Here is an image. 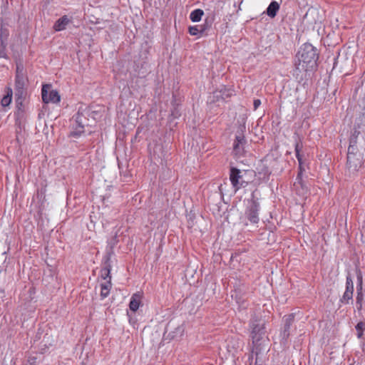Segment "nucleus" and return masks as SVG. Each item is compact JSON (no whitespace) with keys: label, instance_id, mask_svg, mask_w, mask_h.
<instances>
[{"label":"nucleus","instance_id":"obj_1","mask_svg":"<svg viewBox=\"0 0 365 365\" xmlns=\"http://www.w3.org/2000/svg\"><path fill=\"white\" fill-rule=\"evenodd\" d=\"M297 57L298 62L302 64L306 69L312 71L317 68L319 55L317 48L311 43H304L300 47Z\"/></svg>","mask_w":365,"mask_h":365},{"label":"nucleus","instance_id":"obj_2","mask_svg":"<svg viewBox=\"0 0 365 365\" xmlns=\"http://www.w3.org/2000/svg\"><path fill=\"white\" fill-rule=\"evenodd\" d=\"M260 203L255 197V192L251 194V198L247 200L245 210V217L252 225H257L259 222Z\"/></svg>","mask_w":365,"mask_h":365},{"label":"nucleus","instance_id":"obj_3","mask_svg":"<svg viewBox=\"0 0 365 365\" xmlns=\"http://www.w3.org/2000/svg\"><path fill=\"white\" fill-rule=\"evenodd\" d=\"M28 82L29 80L24 66L21 64H17L14 85L15 96H19V98L26 97Z\"/></svg>","mask_w":365,"mask_h":365},{"label":"nucleus","instance_id":"obj_4","mask_svg":"<svg viewBox=\"0 0 365 365\" xmlns=\"http://www.w3.org/2000/svg\"><path fill=\"white\" fill-rule=\"evenodd\" d=\"M247 174L248 170H242L233 167L230 168V180L236 190L245 187L248 185L249 180L247 178Z\"/></svg>","mask_w":365,"mask_h":365},{"label":"nucleus","instance_id":"obj_5","mask_svg":"<svg viewBox=\"0 0 365 365\" xmlns=\"http://www.w3.org/2000/svg\"><path fill=\"white\" fill-rule=\"evenodd\" d=\"M245 129V125H240L235 134V138L233 143V153L237 157H241L245 153V146L247 143L244 135Z\"/></svg>","mask_w":365,"mask_h":365},{"label":"nucleus","instance_id":"obj_6","mask_svg":"<svg viewBox=\"0 0 365 365\" xmlns=\"http://www.w3.org/2000/svg\"><path fill=\"white\" fill-rule=\"evenodd\" d=\"M363 164V158L361 153H347L346 168L349 176L354 175Z\"/></svg>","mask_w":365,"mask_h":365},{"label":"nucleus","instance_id":"obj_7","mask_svg":"<svg viewBox=\"0 0 365 365\" xmlns=\"http://www.w3.org/2000/svg\"><path fill=\"white\" fill-rule=\"evenodd\" d=\"M51 85H43L41 88V97L44 103H58L61 101V96L58 92L56 90H51Z\"/></svg>","mask_w":365,"mask_h":365},{"label":"nucleus","instance_id":"obj_8","mask_svg":"<svg viewBox=\"0 0 365 365\" xmlns=\"http://www.w3.org/2000/svg\"><path fill=\"white\" fill-rule=\"evenodd\" d=\"M303 150V143L302 141L298 138L297 140H296L295 144H294V151H295V155L299 163V173L297 174L296 182H294V185L297 183H300L302 178V173L304 171V169L303 168V160H302V151Z\"/></svg>","mask_w":365,"mask_h":365},{"label":"nucleus","instance_id":"obj_9","mask_svg":"<svg viewBox=\"0 0 365 365\" xmlns=\"http://www.w3.org/2000/svg\"><path fill=\"white\" fill-rule=\"evenodd\" d=\"M264 325L259 324H252L251 338L254 346H257L264 334Z\"/></svg>","mask_w":365,"mask_h":365},{"label":"nucleus","instance_id":"obj_10","mask_svg":"<svg viewBox=\"0 0 365 365\" xmlns=\"http://www.w3.org/2000/svg\"><path fill=\"white\" fill-rule=\"evenodd\" d=\"M295 314L292 313L283 317L284 328L281 332L282 339L287 340L290 335V327L294 322Z\"/></svg>","mask_w":365,"mask_h":365},{"label":"nucleus","instance_id":"obj_11","mask_svg":"<svg viewBox=\"0 0 365 365\" xmlns=\"http://www.w3.org/2000/svg\"><path fill=\"white\" fill-rule=\"evenodd\" d=\"M72 22V18L64 15L59 18L53 24V29L56 31H61L66 29L67 26Z\"/></svg>","mask_w":365,"mask_h":365},{"label":"nucleus","instance_id":"obj_12","mask_svg":"<svg viewBox=\"0 0 365 365\" xmlns=\"http://www.w3.org/2000/svg\"><path fill=\"white\" fill-rule=\"evenodd\" d=\"M143 298V294L140 292L134 293L130 299L129 308L130 309L135 312L141 304V300Z\"/></svg>","mask_w":365,"mask_h":365},{"label":"nucleus","instance_id":"obj_13","mask_svg":"<svg viewBox=\"0 0 365 365\" xmlns=\"http://www.w3.org/2000/svg\"><path fill=\"white\" fill-rule=\"evenodd\" d=\"M25 98L26 97H21L19 98V96H16V110L14 113V115L17 120H21L24 117L25 107L24 105V101Z\"/></svg>","mask_w":365,"mask_h":365},{"label":"nucleus","instance_id":"obj_14","mask_svg":"<svg viewBox=\"0 0 365 365\" xmlns=\"http://www.w3.org/2000/svg\"><path fill=\"white\" fill-rule=\"evenodd\" d=\"M76 121L78 124V127L71 133V135L76 138H78L83 133L84 125L81 119V114L80 111L78 112L76 115Z\"/></svg>","mask_w":365,"mask_h":365},{"label":"nucleus","instance_id":"obj_15","mask_svg":"<svg viewBox=\"0 0 365 365\" xmlns=\"http://www.w3.org/2000/svg\"><path fill=\"white\" fill-rule=\"evenodd\" d=\"M359 284L357 285L356 287V307L359 310L361 309L362 308V301L364 299V295L362 293V280L361 277H359Z\"/></svg>","mask_w":365,"mask_h":365},{"label":"nucleus","instance_id":"obj_16","mask_svg":"<svg viewBox=\"0 0 365 365\" xmlns=\"http://www.w3.org/2000/svg\"><path fill=\"white\" fill-rule=\"evenodd\" d=\"M279 9V4L278 2L273 1H272L268 7L267 8L266 13L268 16L274 18L276 16L277 11Z\"/></svg>","mask_w":365,"mask_h":365},{"label":"nucleus","instance_id":"obj_17","mask_svg":"<svg viewBox=\"0 0 365 365\" xmlns=\"http://www.w3.org/2000/svg\"><path fill=\"white\" fill-rule=\"evenodd\" d=\"M111 287L112 284L110 280H108L105 283L101 284V299L103 300L109 295Z\"/></svg>","mask_w":365,"mask_h":365},{"label":"nucleus","instance_id":"obj_18","mask_svg":"<svg viewBox=\"0 0 365 365\" xmlns=\"http://www.w3.org/2000/svg\"><path fill=\"white\" fill-rule=\"evenodd\" d=\"M307 71H311V70L306 69V68H304L302 64L297 62L295 63V68L293 71V75L296 77L297 79L301 81L303 78L302 73Z\"/></svg>","mask_w":365,"mask_h":365},{"label":"nucleus","instance_id":"obj_19","mask_svg":"<svg viewBox=\"0 0 365 365\" xmlns=\"http://www.w3.org/2000/svg\"><path fill=\"white\" fill-rule=\"evenodd\" d=\"M353 293H354V290L346 289L343 296L339 299V302L344 304H349L350 302L352 303L353 302Z\"/></svg>","mask_w":365,"mask_h":365},{"label":"nucleus","instance_id":"obj_20","mask_svg":"<svg viewBox=\"0 0 365 365\" xmlns=\"http://www.w3.org/2000/svg\"><path fill=\"white\" fill-rule=\"evenodd\" d=\"M214 21L215 14H212L205 18L204 24L199 26L203 34L205 31L209 30L212 27Z\"/></svg>","mask_w":365,"mask_h":365},{"label":"nucleus","instance_id":"obj_21","mask_svg":"<svg viewBox=\"0 0 365 365\" xmlns=\"http://www.w3.org/2000/svg\"><path fill=\"white\" fill-rule=\"evenodd\" d=\"M204 15V11L200 9H196L191 11L190 14V19L192 22H199L202 19V16Z\"/></svg>","mask_w":365,"mask_h":365},{"label":"nucleus","instance_id":"obj_22","mask_svg":"<svg viewBox=\"0 0 365 365\" xmlns=\"http://www.w3.org/2000/svg\"><path fill=\"white\" fill-rule=\"evenodd\" d=\"M357 338L364 339L365 322H359L355 327Z\"/></svg>","mask_w":365,"mask_h":365},{"label":"nucleus","instance_id":"obj_23","mask_svg":"<svg viewBox=\"0 0 365 365\" xmlns=\"http://www.w3.org/2000/svg\"><path fill=\"white\" fill-rule=\"evenodd\" d=\"M257 170L258 174L262 176L264 181H267L269 180L271 172L267 166L263 165L262 167L258 168Z\"/></svg>","mask_w":365,"mask_h":365},{"label":"nucleus","instance_id":"obj_24","mask_svg":"<svg viewBox=\"0 0 365 365\" xmlns=\"http://www.w3.org/2000/svg\"><path fill=\"white\" fill-rule=\"evenodd\" d=\"M12 100V90L11 88H8V91L6 95H5L1 101V105L3 107H7L10 105Z\"/></svg>","mask_w":365,"mask_h":365},{"label":"nucleus","instance_id":"obj_25","mask_svg":"<svg viewBox=\"0 0 365 365\" xmlns=\"http://www.w3.org/2000/svg\"><path fill=\"white\" fill-rule=\"evenodd\" d=\"M188 32L191 36H202L203 33L199 26H190L188 28Z\"/></svg>","mask_w":365,"mask_h":365},{"label":"nucleus","instance_id":"obj_26","mask_svg":"<svg viewBox=\"0 0 365 365\" xmlns=\"http://www.w3.org/2000/svg\"><path fill=\"white\" fill-rule=\"evenodd\" d=\"M118 236L117 233H115L114 236L108 240V246L110 250L114 248V247L118 244Z\"/></svg>","mask_w":365,"mask_h":365},{"label":"nucleus","instance_id":"obj_27","mask_svg":"<svg viewBox=\"0 0 365 365\" xmlns=\"http://www.w3.org/2000/svg\"><path fill=\"white\" fill-rule=\"evenodd\" d=\"M110 265H107L105 268L102 269L101 270V277L104 279H107L108 278V280L110 281Z\"/></svg>","mask_w":365,"mask_h":365},{"label":"nucleus","instance_id":"obj_28","mask_svg":"<svg viewBox=\"0 0 365 365\" xmlns=\"http://www.w3.org/2000/svg\"><path fill=\"white\" fill-rule=\"evenodd\" d=\"M346 289L354 290V283L351 277L349 274L346 278Z\"/></svg>","mask_w":365,"mask_h":365},{"label":"nucleus","instance_id":"obj_29","mask_svg":"<svg viewBox=\"0 0 365 365\" xmlns=\"http://www.w3.org/2000/svg\"><path fill=\"white\" fill-rule=\"evenodd\" d=\"M261 105V101L259 99H255L253 102L254 110H257Z\"/></svg>","mask_w":365,"mask_h":365},{"label":"nucleus","instance_id":"obj_30","mask_svg":"<svg viewBox=\"0 0 365 365\" xmlns=\"http://www.w3.org/2000/svg\"><path fill=\"white\" fill-rule=\"evenodd\" d=\"M356 150V148L354 147V145L350 144L349 146V148H348V153H356L354 151Z\"/></svg>","mask_w":365,"mask_h":365},{"label":"nucleus","instance_id":"obj_31","mask_svg":"<svg viewBox=\"0 0 365 365\" xmlns=\"http://www.w3.org/2000/svg\"><path fill=\"white\" fill-rule=\"evenodd\" d=\"M36 358L35 357H30L29 359V362L31 364L35 362Z\"/></svg>","mask_w":365,"mask_h":365},{"label":"nucleus","instance_id":"obj_32","mask_svg":"<svg viewBox=\"0 0 365 365\" xmlns=\"http://www.w3.org/2000/svg\"><path fill=\"white\" fill-rule=\"evenodd\" d=\"M3 30L1 29V35L3 34ZM1 46H3L4 47H5L6 46L4 45V43L2 40V36H1Z\"/></svg>","mask_w":365,"mask_h":365},{"label":"nucleus","instance_id":"obj_33","mask_svg":"<svg viewBox=\"0 0 365 365\" xmlns=\"http://www.w3.org/2000/svg\"><path fill=\"white\" fill-rule=\"evenodd\" d=\"M259 361H257V359L256 361H255V364H258V365H261V364H259Z\"/></svg>","mask_w":365,"mask_h":365},{"label":"nucleus","instance_id":"obj_34","mask_svg":"<svg viewBox=\"0 0 365 365\" xmlns=\"http://www.w3.org/2000/svg\"><path fill=\"white\" fill-rule=\"evenodd\" d=\"M259 361H257V359L256 361H255V364H258V365H261V364H259Z\"/></svg>","mask_w":365,"mask_h":365}]
</instances>
